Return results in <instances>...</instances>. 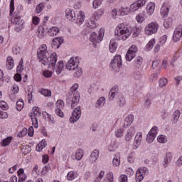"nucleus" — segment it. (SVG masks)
<instances>
[{
	"label": "nucleus",
	"instance_id": "1",
	"mask_svg": "<svg viewBox=\"0 0 182 182\" xmlns=\"http://www.w3.org/2000/svg\"><path fill=\"white\" fill-rule=\"evenodd\" d=\"M37 56L40 62L44 66H48V68L55 70L56 75H60L65 67L63 61L58 62V55L56 53H53L50 54L48 51V47L46 45L43 44L41 46L39 49L37 51Z\"/></svg>",
	"mask_w": 182,
	"mask_h": 182
},
{
	"label": "nucleus",
	"instance_id": "2",
	"mask_svg": "<svg viewBox=\"0 0 182 182\" xmlns=\"http://www.w3.org/2000/svg\"><path fill=\"white\" fill-rule=\"evenodd\" d=\"M141 32V28L137 26L133 27L126 26L124 23L118 25L115 29L114 35L118 41H126L132 33L133 38H137Z\"/></svg>",
	"mask_w": 182,
	"mask_h": 182
},
{
	"label": "nucleus",
	"instance_id": "3",
	"mask_svg": "<svg viewBox=\"0 0 182 182\" xmlns=\"http://www.w3.org/2000/svg\"><path fill=\"white\" fill-rule=\"evenodd\" d=\"M79 85L74 84L71 88L70 92L67 95L66 102L68 105H71V108L75 109L80 100V93L77 91Z\"/></svg>",
	"mask_w": 182,
	"mask_h": 182
},
{
	"label": "nucleus",
	"instance_id": "4",
	"mask_svg": "<svg viewBox=\"0 0 182 182\" xmlns=\"http://www.w3.org/2000/svg\"><path fill=\"white\" fill-rule=\"evenodd\" d=\"M109 68L111 70H114V72H119L120 68H122V56L116 55L112 60Z\"/></svg>",
	"mask_w": 182,
	"mask_h": 182
},
{
	"label": "nucleus",
	"instance_id": "5",
	"mask_svg": "<svg viewBox=\"0 0 182 182\" xmlns=\"http://www.w3.org/2000/svg\"><path fill=\"white\" fill-rule=\"evenodd\" d=\"M103 36H105V31L103 29H100L98 36L95 32L90 34V41L92 42L94 45L95 43H100L103 39Z\"/></svg>",
	"mask_w": 182,
	"mask_h": 182
},
{
	"label": "nucleus",
	"instance_id": "6",
	"mask_svg": "<svg viewBox=\"0 0 182 182\" xmlns=\"http://www.w3.org/2000/svg\"><path fill=\"white\" fill-rule=\"evenodd\" d=\"M149 174V169L146 167L138 168L136 173L135 180L136 182H141L144 178V176Z\"/></svg>",
	"mask_w": 182,
	"mask_h": 182
},
{
	"label": "nucleus",
	"instance_id": "7",
	"mask_svg": "<svg viewBox=\"0 0 182 182\" xmlns=\"http://www.w3.org/2000/svg\"><path fill=\"white\" fill-rule=\"evenodd\" d=\"M79 66V58L72 57L68 62L66 68L68 70H76Z\"/></svg>",
	"mask_w": 182,
	"mask_h": 182
},
{
	"label": "nucleus",
	"instance_id": "8",
	"mask_svg": "<svg viewBox=\"0 0 182 182\" xmlns=\"http://www.w3.org/2000/svg\"><path fill=\"white\" fill-rule=\"evenodd\" d=\"M11 21L13 25H16L15 31L16 32H21L23 29V20L21 17H13Z\"/></svg>",
	"mask_w": 182,
	"mask_h": 182
},
{
	"label": "nucleus",
	"instance_id": "9",
	"mask_svg": "<svg viewBox=\"0 0 182 182\" xmlns=\"http://www.w3.org/2000/svg\"><path fill=\"white\" fill-rule=\"evenodd\" d=\"M81 116L82 109L80 108V106H78L73 111L72 116L70 118V123H76V122H77V120L80 119Z\"/></svg>",
	"mask_w": 182,
	"mask_h": 182
},
{
	"label": "nucleus",
	"instance_id": "10",
	"mask_svg": "<svg viewBox=\"0 0 182 182\" xmlns=\"http://www.w3.org/2000/svg\"><path fill=\"white\" fill-rule=\"evenodd\" d=\"M157 31H159V24L156 22H151L145 28L146 35H153Z\"/></svg>",
	"mask_w": 182,
	"mask_h": 182
},
{
	"label": "nucleus",
	"instance_id": "11",
	"mask_svg": "<svg viewBox=\"0 0 182 182\" xmlns=\"http://www.w3.org/2000/svg\"><path fill=\"white\" fill-rule=\"evenodd\" d=\"M65 107V102L62 101V100H58L55 104V112L57 116H59V117H65V114H63V107Z\"/></svg>",
	"mask_w": 182,
	"mask_h": 182
},
{
	"label": "nucleus",
	"instance_id": "12",
	"mask_svg": "<svg viewBox=\"0 0 182 182\" xmlns=\"http://www.w3.org/2000/svg\"><path fill=\"white\" fill-rule=\"evenodd\" d=\"M139 49L137 48V46L132 45L128 50L127 54H126V59L129 62L133 59L136 56V53H137V51Z\"/></svg>",
	"mask_w": 182,
	"mask_h": 182
},
{
	"label": "nucleus",
	"instance_id": "13",
	"mask_svg": "<svg viewBox=\"0 0 182 182\" xmlns=\"http://www.w3.org/2000/svg\"><path fill=\"white\" fill-rule=\"evenodd\" d=\"M141 140H143V134L141 132H138L134 137V143L132 145V149L134 150H136V149L140 147V144H141Z\"/></svg>",
	"mask_w": 182,
	"mask_h": 182
},
{
	"label": "nucleus",
	"instance_id": "14",
	"mask_svg": "<svg viewBox=\"0 0 182 182\" xmlns=\"http://www.w3.org/2000/svg\"><path fill=\"white\" fill-rule=\"evenodd\" d=\"M141 140H143V134L141 132H138L134 137V143L132 145V149L134 150H136V149L140 147V144H141Z\"/></svg>",
	"mask_w": 182,
	"mask_h": 182
},
{
	"label": "nucleus",
	"instance_id": "15",
	"mask_svg": "<svg viewBox=\"0 0 182 182\" xmlns=\"http://www.w3.org/2000/svg\"><path fill=\"white\" fill-rule=\"evenodd\" d=\"M182 38V25L178 26L174 31L173 35V41L174 42H178Z\"/></svg>",
	"mask_w": 182,
	"mask_h": 182
},
{
	"label": "nucleus",
	"instance_id": "16",
	"mask_svg": "<svg viewBox=\"0 0 182 182\" xmlns=\"http://www.w3.org/2000/svg\"><path fill=\"white\" fill-rule=\"evenodd\" d=\"M65 18H67L68 21H71V22H75V21H76V13H75V11L68 9L65 10Z\"/></svg>",
	"mask_w": 182,
	"mask_h": 182
},
{
	"label": "nucleus",
	"instance_id": "17",
	"mask_svg": "<svg viewBox=\"0 0 182 182\" xmlns=\"http://www.w3.org/2000/svg\"><path fill=\"white\" fill-rule=\"evenodd\" d=\"M99 153L100 151L98 149H94L91 153L89 158V161L91 164H95V163H96V161L99 159Z\"/></svg>",
	"mask_w": 182,
	"mask_h": 182
},
{
	"label": "nucleus",
	"instance_id": "18",
	"mask_svg": "<svg viewBox=\"0 0 182 182\" xmlns=\"http://www.w3.org/2000/svg\"><path fill=\"white\" fill-rule=\"evenodd\" d=\"M136 133V129H134V127H131L127 132V134H125V140L126 141H130L132 139H133V136H134Z\"/></svg>",
	"mask_w": 182,
	"mask_h": 182
},
{
	"label": "nucleus",
	"instance_id": "19",
	"mask_svg": "<svg viewBox=\"0 0 182 182\" xmlns=\"http://www.w3.org/2000/svg\"><path fill=\"white\" fill-rule=\"evenodd\" d=\"M172 159L173 154H171V152H166L164 158V166L165 168L168 167V164H170V163L171 162Z\"/></svg>",
	"mask_w": 182,
	"mask_h": 182
},
{
	"label": "nucleus",
	"instance_id": "20",
	"mask_svg": "<svg viewBox=\"0 0 182 182\" xmlns=\"http://www.w3.org/2000/svg\"><path fill=\"white\" fill-rule=\"evenodd\" d=\"M141 65H143V58H141V56H137L133 63L134 69H140Z\"/></svg>",
	"mask_w": 182,
	"mask_h": 182
},
{
	"label": "nucleus",
	"instance_id": "21",
	"mask_svg": "<svg viewBox=\"0 0 182 182\" xmlns=\"http://www.w3.org/2000/svg\"><path fill=\"white\" fill-rule=\"evenodd\" d=\"M154 9H156V4H154V2L149 3L146 6L148 15H153V14H154Z\"/></svg>",
	"mask_w": 182,
	"mask_h": 182
},
{
	"label": "nucleus",
	"instance_id": "22",
	"mask_svg": "<svg viewBox=\"0 0 182 182\" xmlns=\"http://www.w3.org/2000/svg\"><path fill=\"white\" fill-rule=\"evenodd\" d=\"M85 22V13L83 11H80L77 14L76 23L77 25H82Z\"/></svg>",
	"mask_w": 182,
	"mask_h": 182
},
{
	"label": "nucleus",
	"instance_id": "23",
	"mask_svg": "<svg viewBox=\"0 0 182 182\" xmlns=\"http://www.w3.org/2000/svg\"><path fill=\"white\" fill-rule=\"evenodd\" d=\"M106 103V98L105 97H100L95 103V107L97 109H100V107H103L105 104Z\"/></svg>",
	"mask_w": 182,
	"mask_h": 182
},
{
	"label": "nucleus",
	"instance_id": "24",
	"mask_svg": "<svg viewBox=\"0 0 182 182\" xmlns=\"http://www.w3.org/2000/svg\"><path fill=\"white\" fill-rule=\"evenodd\" d=\"M58 32H59V28H58L57 26L51 27L48 31V33L49 36H56Z\"/></svg>",
	"mask_w": 182,
	"mask_h": 182
},
{
	"label": "nucleus",
	"instance_id": "25",
	"mask_svg": "<svg viewBox=\"0 0 182 182\" xmlns=\"http://www.w3.org/2000/svg\"><path fill=\"white\" fill-rule=\"evenodd\" d=\"M6 68L9 70L14 69V58L11 56L7 57Z\"/></svg>",
	"mask_w": 182,
	"mask_h": 182
},
{
	"label": "nucleus",
	"instance_id": "26",
	"mask_svg": "<svg viewBox=\"0 0 182 182\" xmlns=\"http://www.w3.org/2000/svg\"><path fill=\"white\" fill-rule=\"evenodd\" d=\"M117 90H119V87L117 86H114L110 92H109V100H113L114 97H116V93H117Z\"/></svg>",
	"mask_w": 182,
	"mask_h": 182
},
{
	"label": "nucleus",
	"instance_id": "27",
	"mask_svg": "<svg viewBox=\"0 0 182 182\" xmlns=\"http://www.w3.org/2000/svg\"><path fill=\"white\" fill-rule=\"evenodd\" d=\"M129 12H130V9L129 7H121L119 9V11H118V15L124 16V15H129Z\"/></svg>",
	"mask_w": 182,
	"mask_h": 182
},
{
	"label": "nucleus",
	"instance_id": "28",
	"mask_svg": "<svg viewBox=\"0 0 182 182\" xmlns=\"http://www.w3.org/2000/svg\"><path fill=\"white\" fill-rule=\"evenodd\" d=\"M62 43H63V39H62V38L60 37H58L53 40V42H52V45H53L54 46H57V49H59Z\"/></svg>",
	"mask_w": 182,
	"mask_h": 182
},
{
	"label": "nucleus",
	"instance_id": "29",
	"mask_svg": "<svg viewBox=\"0 0 182 182\" xmlns=\"http://www.w3.org/2000/svg\"><path fill=\"white\" fill-rule=\"evenodd\" d=\"M32 112L31 115L34 117H41V114H42L41 109L38 107H33Z\"/></svg>",
	"mask_w": 182,
	"mask_h": 182
},
{
	"label": "nucleus",
	"instance_id": "30",
	"mask_svg": "<svg viewBox=\"0 0 182 182\" xmlns=\"http://www.w3.org/2000/svg\"><path fill=\"white\" fill-rule=\"evenodd\" d=\"M84 151L83 149H77L75 151V160H77V161H79L80 160H82V159H83V156H84Z\"/></svg>",
	"mask_w": 182,
	"mask_h": 182
},
{
	"label": "nucleus",
	"instance_id": "31",
	"mask_svg": "<svg viewBox=\"0 0 182 182\" xmlns=\"http://www.w3.org/2000/svg\"><path fill=\"white\" fill-rule=\"evenodd\" d=\"M111 53H114V51L117 49V43L114 41H111L109 47Z\"/></svg>",
	"mask_w": 182,
	"mask_h": 182
},
{
	"label": "nucleus",
	"instance_id": "32",
	"mask_svg": "<svg viewBox=\"0 0 182 182\" xmlns=\"http://www.w3.org/2000/svg\"><path fill=\"white\" fill-rule=\"evenodd\" d=\"M11 141H12V136H8L2 141L1 146L2 147H6V146H9V144H11Z\"/></svg>",
	"mask_w": 182,
	"mask_h": 182
},
{
	"label": "nucleus",
	"instance_id": "33",
	"mask_svg": "<svg viewBox=\"0 0 182 182\" xmlns=\"http://www.w3.org/2000/svg\"><path fill=\"white\" fill-rule=\"evenodd\" d=\"M46 35V32H45V28L42 26L39 27L38 28V38L42 39V38H43V36H45Z\"/></svg>",
	"mask_w": 182,
	"mask_h": 182
},
{
	"label": "nucleus",
	"instance_id": "34",
	"mask_svg": "<svg viewBox=\"0 0 182 182\" xmlns=\"http://www.w3.org/2000/svg\"><path fill=\"white\" fill-rule=\"evenodd\" d=\"M171 23H173V19L171 18H168L164 20V26L166 29H168L171 26Z\"/></svg>",
	"mask_w": 182,
	"mask_h": 182
},
{
	"label": "nucleus",
	"instance_id": "35",
	"mask_svg": "<svg viewBox=\"0 0 182 182\" xmlns=\"http://www.w3.org/2000/svg\"><path fill=\"white\" fill-rule=\"evenodd\" d=\"M155 44H156V39H154V38L151 39L146 44V50H151V49H153V47L154 46Z\"/></svg>",
	"mask_w": 182,
	"mask_h": 182
},
{
	"label": "nucleus",
	"instance_id": "36",
	"mask_svg": "<svg viewBox=\"0 0 182 182\" xmlns=\"http://www.w3.org/2000/svg\"><path fill=\"white\" fill-rule=\"evenodd\" d=\"M134 120V116L133 114H129L126 118H125V122L127 123V127L130 126L132 123H133V121Z\"/></svg>",
	"mask_w": 182,
	"mask_h": 182
},
{
	"label": "nucleus",
	"instance_id": "37",
	"mask_svg": "<svg viewBox=\"0 0 182 182\" xmlns=\"http://www.w3.org/2000/svg\"><path fill=\"white\" fill-rule=\"evenodd\" d=\"M161 14L163 18H166L168 15V7L163 6L161 9Z\"/></svg>",
	"mask_w": 182,
	"mask_h": 182
},
{
	"label": "nucleus",
	"instance_id": "38",
	"mask_svg": "<svg viewBox=\"0 0 182 182\" xmlns=\"http://www.w3.org/2000/svg\"><path fill=\"white\" fill-rule=\"evenodd\" d=\"M23 105H24L23 100H19L18 101H17L16 104V109L18 110V112H21V110L23 109Z\"/></svg>",
	"mask_w": 182,
	"mask_h": 182
},
{
	"label": "nucleus",
	"instance_id": "39",
	"mask_svg": "<svg viewBox=\"0 0 182 182\" xmlns=\"http://www.w3.org/2000/svg\"><path fill=\"white\" fill-rule=\"evenodd\" d=\"M41 95H43V96H46L47 97H50V96H52V91H50V90L41 89Z\"/></svg>",
	"mask_w": 182,
	"mask_h": 182
},
{
	"label": "nucleus",
	"instance_id": "40",
	"mask_svg": "<svg viewBox=\"0 0 182 182\" xmlns=\"http://www.w3.org/2000/svg\"><path fill=\"white\" fill-rule=\"evenodd\" d=\"M85 26H87V28H90V29H95V28H96V21H93V20H90V22H87L85 23Z\"/></svg>",
	"mask_w": 182,
	"mask_h": 182
},
{
	"label": "nucleus",
	"instance_id": "41",
	"mask_svg": "<svg viewBox=\"0 0 182 182\" xmlns=\"http://www.w3.org/2000/svg\"><path fill=\"white\" fill-rule=\"evenodd\" d=\"M76 177H77V174H76V173H75L73 171L68 172V173L67 175L68 180H70V181H72V180H75V178H76Z\"/></svg>",
	"mask_w": 182,
	"mask_h": 182
},
{
	"label": "nucleus",
	"instance_id": "42",
	"mask_svg": "<svg viewBox=\"0 0 182 182\" xmlns=\"http://www.w3.org/2000/svg\"><path fill=\"white\" fill-rule=\"evenodd\" d=\"M103 14H105V11L103 10L98 11L97 12L94 13V16L92 18L93 19H95L96 21H97V19H99V18H100V16H102Z\"/></svg>",
	"mask_w": 182,
	"mask_h": 182
},
{
	"label": "nucleus",
	"instance_id": "43",
	"mask_svg": "<svg viewBox=\"0 0 182 182\" xmlns=\"http://www.w3.org/2000/svg\"><path fill=\"white\" fill-rule=\"evenodd\" d=\"M50 170H52V168L50 167V166L49 164H48L45 167L43 168L41 174H43V176H45V174H46L47 173H49V171H50Z\"/></svg>",
	"mask_w": 182,
	"mask_h": 182
},
{
	"label": "nucleus",
	"instance_id": "44",
	"mask_svg": "<svg viewBox=\"0 0 182 182\" xmlns=\"http://www.w3.org/2000/svg\"><path fill=\"white\" fill-rule=\"evenodd\" d=\"M154 139H156V136L152 135L151 134L148 133L146 135V141L148 143H153L154 141Z\"/></svg>",
	"mask_w": 182,
	"mask_h": 182
},
{
	"label": "nucleus",
	"instance_id": "45",
	"mask_svg": "<svg viewBox=\"0 0 182 182\" xmlns=\"http://www.w3.org/2000/svg\"><path fill=\"white\" fill-rule=\"evenodd\" d=\"M32 120V124L35 129H38V117H33V115H30Z\"/></svg>",
	"mask_w": 182,
	"mask_h": 182
},
{
	"label": "nucleus",
	"instance_id": "46",
	"mask_svg": "<svg viewBox=\"0 0 182 182\" xmlns=\"http://www.w3.org/2000/svg\"><path fill=\"white\" fill-rule=\"evenodd\" d=\"M82 73H83L82 68L77 67L75 69V73H74V76H75V77H80V76H82Z\"/></svg>",
	"mask_w": 182,
	"mask_h": 182
},
{
	"label": "nucleus",
	"instance_id": "47",
	"mask_svg": "<svg viewBox=\"0 0 182 182\" xmlns=\"http://www.w3.org/2000/svg\"><path fill=\"white\" fill-rule=\"evenodd\" d=\"M139 6L136 4V3H133L132 4L130 5L129 11L130 12H136L137 9H139Z\"/></svg>",
	"mask_w": 182,
	"mask_h": 182
},
{
	"label": "nucleus",
	"instance_id": "48",
	"mask_svg": "<svg viewBox=\"0 0 182 182\" xmlns=\"http://www.w3.org/2000/svg\"><path fill=\"white\" fill-rule=\"evenodd\" d=\"M102 2H103V0H94L92 2L93 8L97 9V6H100L102 5Z\"/></svg>",
	"mask_w": 182,
	"mask_h": 182
},
{
	"label": "nucleus",
	"instance_id": "49",
	"mask_svg": "<svg viewBox=\"0 0 182 182\" xmlns=\"http://www.w3.org/2000/svg\"><path fill=\"white\" fill-rule=\"evenodd\" d=\"M43 8H44L43 4L40 3L38 5L36 6V12L37 14H41V12H42V11H43Z\"/></svg>",
	"mask_w": 182,
	"mask_h": 182
},
{
	"label": "nucleus",
	"instance_id": "50",
	"mask_svg": "<svg viewBox=\"0 0 182 182\" xmlns=\"http://www.w3.org/2000/svg\"><path fill=\"white\" fill-rule=\"evenodd\" d=\"M166 42H167V36L164 35L162 37L159 38V43L161 45V46H163Z\"/></svg>",
	"mask_w": 182,
	"mask_h": 182
},
{
	"label": "nucleus",
	"instance_id": "51",
	"mask_svg": "<svg viewBox=\"0 0 182 182\" xmlns=\"http://www.w3.org/2000/svg\"><path fill=\"white\" fill-rule=\"evenodd\" d=\"M105 177V172L103 171H101L99 176L96 178L94 182H100L102 181V179Z\"/></svg>",
	"mask_w": 182,
	"mask_h": 182
},
{
	"label": "nucleus",
	"instance_id": "52",
	"mask_svg": "<svg viewBox=\"0 0 182 182\" xmlns=\"http://www.w3.org/2000/svg\"><path fill=\"white\" fill-rule=\"evenodd\" d=\"M168 80L166 78H161L159 80V86L160 87H164V86H166V85H167L168 83Z\"/></svg>",
	"mask_w": 182,
	"mask_h": 182
},
{
	"label": "nucleus",
	"instance_id": "53",
	"mask_svg": "<svg viewBox=\"0 0 182 182\" xmlns=\"http://www.w3.org/2000/svg\"><path fill=\"white\" fill-rule=\"evenodd\" d=\"M180 110H176L173 114V119H175V123H177V120L180 119Z\"/></svg>",
	"mask_w": 182,
	"mask_h": 182
},
{
	"label": "nucleus",
	"instance_id": "54",
	"mask_svg": "<svg viewBox=\"0 0 182 182\" xmlns=\"http://www.w3.org/2000/svg\"><path fill=\"white\" fill-rule=\"evenodd\" d=\"M157 140L159 143H167V139H166V136L164 135L159 136Z\"/></svg>",
	"mask_w": 182,
	"mask_h": 182
},
{
	"label": "nucleus",
	"instance_id": "55",
	"mask_svg": "<svg viewBox=\"0 0 182 182\" xmlns=\"http://www.w3.org/2000/svg\"><path fill=\"white\" fill-rule=\"evenodd\" d=\"M0 107L3 110H8V104L5 101H0Z\"/></svg>",
	"mask_w": 182,
	"mask_h": 182
},
{
	"label": "nucleus",
	"instance_id": "56",
	"mask_svg": "<svg viewBox=\"0 0 182 182\" xmlns=\"http://www.w3.org/2000/svg\"><path fill=\"white\" fill-rule=\"evenodd\" d=\"M112 164L115 167L120 166V158H114L112 160Z\"/></svg>",
	"mask_w": 182,
	"mask_h": 182
},
{
	"label": "nucleus",
	"instance_id": "57",
	"mask_svg": "<svg viewBox=\"0 0 182 182\" xmlns=\"http://www.w3.org/2000/svg\"><path fill=\"white\" fill-rule=\"evenodd\" d=\"M123 129H118L116 132H115V136L116 137H123Z\"/></svg>",
	"mask_w": 182,
	"mask_h": 182
},
{
	"label": "nucleus",
	"instance_id": "58",
	"mask_svg": "<svg viewBox=\"0 0 182 182\" xmlns=\"http://www.w3.org/2000/svg\"><path fill=\"white\" fill-rule=\"evenodd\" d=\"M144 106L146 109H150V106H151V100L150 99H146L144 103Z\"/></svg>",
	"mask_w": 182,
	"mask_h": 182
},
{
	"label": "nucleus",
	"instance_id": "59",
	"mask_svg": "<svg viewBox=\"0 0 182 182\" xmlns=\"http://www.w3.org/2000/svg\"><path fill=\"white\" fill-rule=\"evenodd\" d=\"M53 73V72L49 71L48 70L43 72V75L44 77H51Z\"/></svg>",
	"mask_w": 182,
	"mask_h": 182
},
{
	"label": "nucleus",
	"instance_id": "60",
	"mask_svg": "<svg viewBox=\"0 0 182 182\" xmlns=\"http://www.w3.org/2000/svg\"><path fill=\"white\" fill-rule=\"evenodd\" d=\"M136 19L139 23H141L144 21V16H143L141 14H138L136 17Z\"/></svg>",
	"mask_w": 182,
	"mask_h": 182
},
{
	"label": "nucleus",
	"instance_id": "61",
	"mask_svg": "<svg viewBox=\"0 0 182 182\" xmlns=\"http://www.w3.org/2000/svg\"><path fill=\"white\" fill-rule=\"evenodd\" d=\"M149 134H152V136H157V127H154L149 131Z\"/></svg>",
	"mask_w": 182,
	"mask_h": 182
},
{
	"label": "nucleus",
	"instance_id": "62",
	"mask_svg": "<svg viewBox=\"0 0 182 182\" xmlns=\"http://www.w3.org/2000/svg\"><path fill=\"white\" fill-rule=\"evenodd\" d=\"M119 106H123L124 105H126V98H124V96H121L119 98Z\"/></svg>",
	"mask_w": 182,
	"mask_h": 182
},
{
	"label": "nucleus",
	"instance_id": "63",
	"mask_svg": "<svg viewBox=\"0 0 182 182\" xmlns=\"http://www.w3.org/2000/svg\"><path fill=\"white\" fill-rule=\"evenodd\" d=\"M40 21L41 20H40L39 17H38V16L33 17L32 22H33V25H39Z\"/></svg>",
	"mask_w": 182,
	"mask_h": 182
},
{
	"label": "nucleus",
	"instance_id": "64",
	"mask_svg": "<svg viewBox=\"0 0 182 182\" xmlns=\"http://www.w3.org/2000/svg\"><path fill=\"white\" fill-rule=\"evenodd\" d=\"M119 182H127V176L126 175H121L119 176Z\"/></svg>",
	"mask_w": 182,
	"mask_h": 182
}]
</instances>
